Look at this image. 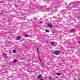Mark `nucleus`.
<instances>
[{
  "instance_id": "nucleus-1",
  "label": "nucleus",
  "mask_w": 80,
  "mask_h": 80,
  "mask_svg": "<svg viewBox=\"0 0 80 80\" xmlns=\"http://www.w3.org/2000/svg\"><path fill=\"white\" fill-rule=\"evenodd\" d=\"M54 53L55 55H59L60 52L59 51L56 50L54 52Z\"/></svg>"
},
{
  "instance_id": "nucleus-2",
  "label": "nucleus",
  "mask_w": 80,
  "mask_h": 80,
  "mask_svg": "<svg viewBox=\"0 0 80 80\" xmlns=\"http://www.w3.org/2000/svg\"><path fill=\"white\" fill-rule=\"evenodd\" d=\"M2 55L5 58H7V54L6 53H3Z\"/></svg>"
},
{
  "instance_id": "nucleus-3",
  "label": "nucleus",
  "mask_w": 80,
  "mask_h": 80,
  "mask_svg": "<svg viewBox=\"0 0 80 80\" xmlns=\"http://www.w3.org/2000/svg\"><path fill=\"white\" fill-rule=\"evenodd\" d=\"M38 80H40V79H42V76L41 75H39L38 76Z\"/></svg>"
},
{
  "instance_id": "nucleus-4",
  "label": "nucleus",
  "mask_w": 80,
  "mask_h": 80,
  "mask_svg": "<svg viewBox=\"0 0 80 80\" xmlns=\"http://www.w3.org/2000/svg\"><path fill=\"white\" fill-rule=\"evenodd\" d=\"M21 38H22V36H19L17 37V40H20Z\"/></svg>"
},
{
  "instance_id": "nucleus-5",
  "label": "nucleus",
  "mask_w": 80,
  "mask_h": 80,
  "mask_svg": "<svg viewBox=\"0 0 80 80\" xmlns=\"http://www.w3.org/2000/svg\"><path fill=\"white\" fill-rule=\"evenodd\" d=\"M48 27H49V28H52V25L50 24H48Z\"/></svg>"
},
{
  "instance_id": "nucleus-6",
  "label": "nucleus",
  "mask_w": 80,
  "mask_h": 80,
  "mask_svg": "<svg viewBox=\"0 0 80 80\" xmlns=\"http://www.w3.org/2000/svg\"><path fill=\"white\" fill-rule=\"evenodd\" d=\"M74 31H75V29H72L70 30V31L71 32H74Z\"/></svg>"
},
{
  "instance_id": "nucleus-7",
  "label": "nucleus",
  "mask_w": 80,
  "mask_h": 80,
  "mask_svg": "<svg viewBox=\"0 0 80 80\" xmlns=\"http://www.w3.org/2000/svg\"><path fill=\"white\" fill-rule=\"evenodd\" d=\"M25 37H27V38L28 37V34H25Z\"/></svg>"
},
{
  "instance_id": "nucleus-8",
  "label": "nucleus",
  "mask_w": 80,
  "mask_h": 80,
  "mask_svg": "<svg viewBox=\"0 0 80 80\" xmlns=\"http://www.w3.org/2000/svg\"><path fill=\"white\" fill-rule=\"evenodd\" d=\"M50 8H46V10H47V11H49V10H50Z\"/></svg>"
},
{
  "instance_id": "nucleus-9",
  "label": "nucleus",
  "mask_w": 80,
  "mask_h": 80,
  "mask_svg": "<svg viewBox=\"0 0 80 80\" xmlns=\"http://www.w3.org/2000/svg\"><path fill=\"white\" fill-rule=\"evenodd\" d=\"M16 62H17V61L16 59H15L13 61L14 63H16Z\"/></svg>"
},
{
  "instance_id": "nucleus-10",
  "label": "nucleus",
  "mask_w": 80,
  "mask_h": 80,
  "mask_svg": "<svg viewBox=\"0 0 80 80\" xmlns=\"http://www.w3.org/2000/svg\"><path fill=\"white\" fill-rule=\"evenodd\" d=\"M13 52L14 53H17V51L15 49L13 50Z\"/></svg>"
},
{
  "instance_id": "nucleus-11",
  "label": "nucleus",
  "mask_w": 80,
  "mask_h": 80,
  "mask_svg": "<svg viewBox=\"0 0 80 80\" xmlns=\"http://www.w3.org/2000/svg\"><path fill=\"white\" fill-rule=\"evenodd\" d=\"M57 75H59V76L61 75V73H57Z\"/></svg>"
},
{
  "instance_id": "nucleus-12",
  "label": "nucleus",
  "mask_w": 80,
  "mask_h": 80,
  "mask_svg": "<svg viewBox=\"0 0 80 80\" xmlns=\"http://www.w3.org/2000/svg\"><path fill=\"white\" fill-rule=\"evenodd\" d=\"M46 32H47V33H49V30L47 29L46 30Z\"/></svg>"
},
{
  "instance_id": "nucleus-13",
  "label": "nucleus",
  "mask_w": 80,
  "mask_h": 80,
  "mask_svg": "<svg viewBox=\"0 0 80 80\" xmlns=\"http://www.w3.org/2000/svg\"><path fill=\"white\" fill-rule=\"evenodd\" d=\"M50 80H52V77H49Z\"/></svg>"
},
{
  "instance_id": "nucleus-14",
  "label": "nucleus",
  "mask_w": 80,
  "mask_h": 80,
  "mask_svg": "<svg viewBox=\"0 0 80 80\" xmlns=\"http://www.w3.org/2000/svg\"><path fill=\"white\" fill-rule=\"evenodd\" d=\"M53 44H54V42H51V45H53Z\"/></svg>"
},
{
  "instance_id": "nucleus-15",
  "label": "nucleus",
  "mask_w": 80,
  "mask_h": 80,
  "mask_svg": "<svg viewBox=\"0 0 80 80\" xmlns=\"http://www.w3.org/2000/svg\"><path fill=\"white\" fill-rule=\"evenodd\" d=\"M41 67H43V65H42V64H41Z\"/></svg>"
},
{
  "instance_id": "nucleus-16",
  "label": "nucleus",
  "mask_w": 80,
  "mask_h": 80,
  "mask_svg": "<svg viewBox=\"0 0 80 80\" xmlns=\"http://www.w3.org/2000/svg\"><path fill=\"white\" fill-rule=\"evenodd\" d=\"M43 23V22L41 21V22H40V24H41V23Z\"/></svg>"
},
{
  "instance_id": "nucleus-17",
  "label": "nucleus",
  "mask_w": 80,
  "mask_h": 80,
  "mask_svg": "<svg viewBox=\"0 0 80 80\" xmlns=\"http://www.w3.org/2000/svg\"><path fill=\"white\" fill-rule=\"evenodd\" d=\"M3 13H4V12H3L2 13H1V15H3Z\"/></svg>"
},
{
  "instance_id": "nucleus-18",
  "label": "nucleus",
  "mask_w": 80,
  "mask_h": 80,
  "mask_svg": "<svg viewBox=\"0 0 80 80\" xmlns=\"http://www.w3.org/2000/svg\"><path fill=\"white\" fill-rule=\"evenodd\" d=\"M78 42L79 43V44L80 45V42Z\"/></svg>"
},
{
  "instance_id": "nucleus-19",
  "label": "nucleus",
  "mask_w": 80,
  "mask_h": 80,
  "mask_svg": "<svg viewBox=\"0 0 80 80\" xmlns=\"http://www.w3.org/2000/svg\"><path fill=\"white\" fill-rule=\"evenodd\" d=\"M37 51H38V49H37Z\"/></svg>"
},
{
  "instance_id": "nucleus-20",
  "label": "nucleus",
  "mask_w": 80,
  "mask_h": 80,
  "mask_svg": "<svg viewBox=\"0 0 80 80\" xmlns=\"http://www.w3.org/2000/svg\"><path fill=\"white\" fill-rule=\"evenodd\" d=\"M1 2H2V3H3V1H1Z\"/></svg>"
},
{
  "instance_id": "nucleus-21",
  "label": "nucleus",
  "mask_w": 80,
  "mask_h": 80,
  "mask_svg": "<svg viewBox=\"0 0 80 80\" xmlns=\"http://www.w3.org/2000/svg\"><path fill=\"white\" fill-rule=\"evenodd\" d=\"M9 43H10V42H9Z\"/></svg>"
}]
</instances>
